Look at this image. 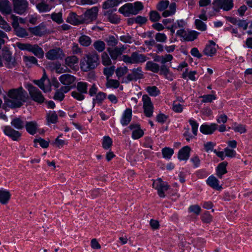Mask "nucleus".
I'll return each mask as SVG.
<instances>
[{
	"instance_id": "nucleus-20",
	"label": "nucleus",
	"mask_w": 252,
	"mask_h": 252,
	"mask_svg": "<svg viewBox=\"0 0 252 252\" xmlns=\"http://www.w3.org/2000/svg\"><path fill=\"white\" fill-rule=\"evenodd\" d=\"M36 7L39 12L45 13L50 11L52 6L44 0H39L36 4Z\"/></svg>"
},
{
	"instance_id": "nucleus-54",
	"label": "nucleus",
	"mask_w": 252,
	"mask_h": 252,
	"mask_svg": "<svg viewBox=\"0 0 252 252\" xmlns=\"http://www.w3.org/2000/svg\"><path fill=\"white\" fill-rule=\"evenodd\" d=\"M14 30L16 32V34L19 37H24L28 35V32L25 29L18 27Z\"/></svg>"
},
{
	"instance_id": "nucleus-39",
	"label": "nucleus",
	"mask_w": 252,
	"mask_h": 252,
	"mask_svg": "<svg viewBox=\"0 0 252 252\" xmlns=\"http://www.w3.org/2000/svg\"><path fill=\"white\" fill-rule=\"evenodd\" d=\"M118 4L119 1L117 0H107L103 3L102 8L104 9H107L115 7Z\"/></svg>"
},
{
	"instance_id": "nucleus-27",
	"label": "nucleus",
	"mask_w": 252,
	"mask_h": 252,
	"mask_svg": "<svg viewBox=\"0 0 252 252\" xmlns=\"http://www.w3.org/2000/svg\"><path fill=\"white\" fill-rule=\"evenodd\" d=\"M132 117V110L127 108L124 112L121 119V124L123 126L127 125L131 121Z\"/></svg>"
},
{
	"instance_id": "nucleus-41",
	"label": "nucleus",
	"mask_w": 252,
	"mask_h": 252,
	"mask_svg": "<svg viewBox=\"0 0 252 252\" xmlns=\"http://www.w3.org/2000/svg\"><path fill=\"white\" fill-rule=\"evenodd\" d=\"M102 147L105 150L109 149L112 145V140L108 136H105L102 143Z\"/></svg>"
},
{
	"instance_id": "nucleus-57",
	"label": "nucleus",
	"mask_w": 252,
	"mask_h": 252,
	"mask_svg": "<svg viewBox=\"0 0 252 252\" xmlns=\"http://www.w3.org/2000/svg\"><path fill=\"white\" fill-rule=\"evenodd\" d=\"M149 15L150 20L154 22L159 21L161 18L159 14L156 11H151Z\"/></svg>"
},
{
	"instance_id": "nucleus-61",
	"label": "nucleus",
	"mask_w": 252,
	"mask_h": 252,
	"mask_svg": "<svg viewBox=\"0 0 252 252\" xmlns=\"http://www.w3.org/2000/svg\"><path fill=\"white\" fill-rule=\"evenodd\" d=\"M71 51L73 54L81 55L82 53V49L77 43H73Z\"/></svg>"
},
{
	"instance_id": "nucleus-34",
	"label": "nucleus",
	"mask_w": 252,
	"mask_h": 252,
	"mask_svg": "<svg viewBox=\"0 0 252 252\" xmlns=\"http://www.w3.org/2000/svg\"><path fill=\"white\" fill-rule=\"evenodd\" d=\"M78 41L81 45L84 47L89 46L92 42L91 37L85 34L80 36L78 39Z\"/></svg>"
},
{
	"instance_id": "nucleus-16",
	"label": "nucleus",
	"mask_w": 252,
	"mask_h": 252,
	"mask_svg": "<svg viewBox=\"0 0 252 252\" xmlns=\"http://www.w3.org/2000/svg\"><path fill=\"white\" fill-rule=\"evenodd\" d=\"M11 194L10 191L7 189H0V204L7 205L10 200Z\"/></svg>"
},
{
	"instance_id": "nucleus-44",
	"label": "nucleus",
	"mask_w": 252,
	"mask_h": 252,
	"mask_svg": "<svg viewBox=\"0 0 252 252\" xmlns=\"http://www.w3.org/2000/svg\"><path fill=\"white\" fill-rule=\"evenodd\" d=\"M198 34L199 32L194 31L187 32L184 39L187 41H193L197 38Z\"/></svg>"
},
{
	"instance_id": "nucleus-17",
	"label": "nucleus",
	"mask_w": 252,
	"mask_h": 252,
	"mask_svg": "<svg viewBox=\"0 0 252 252\" xmlns=\"http://www.w3.org/2000/svg\"><path fill=\"white\" fill-rule=\"evenodd\" d=\"M30 31L32 34L39 36H41L48 33L46 27L43 24H40L34 28H30Z\"/></svg>"
},
{
	"instance_id": "nucleus-21",
	"label": "nucleus",
	"mask_w": 252,
	"mask_h": 252,
	"mask_svg": "<svg viewBox=\"0 0 252 252\" xmlns=\"http://www.w3.org/2000/svg\"><path fill=\"white\" fill-rule=\"evenodd\" d=\"M0 11L5 15L10 14L11 13V6L8 0H0Z\"/></svg>"
},
{
	"instance_id": "nucleus-32",
	"label": "nucleus",
	"mask_w": 252,
	"mask_h": 252,
	"mask_svg": "<svg viewBox=\"0 0 252 252\" xmlns=\"http://www.w3.org/2000/svg\"><path fill=\"white\" fill-rule=\"evenodd\" d=\"M227 162L226 161H223L220 163L217 168V175L220 178H221L223 175L227 173L226 166Z\"/></svg>"
},
{
	"instance_id": "nucleus-53",
	"label": "nucleus",
	"mask_w": 252,
	"mask_h": 252,
	"mask_svg": "<svg viewBox=\"0 0 252 252\" xmlns=\"http://www.w3.org/2000/svg\"><path fill=\"white\" fill-rule=\"evenodd\" d=\"M128 68L126 66L120 67L116 69V74L117 77L120 78L126 74Z\"/></svg>"
},
{
	"instance_id": "nucleus-63",
	"label": "nucleus",
	"mask_w": 252,
	"mask_h": 252,
	"mask_svg": "<svg viewBox=\"0 0 252 252\" xmlns=\"http://www.w3.org/2000/svg\"><path fill=\"white\" fill-rule=\"evenodd\" d=\"M120 39L124 43H131L133 41L132 37L128 33L122 35L120 36Z\"/></svg>"
},
{
	"instance_id": "nucleus-45",
	"label": "nucleus",
	"mask_w": 252,
	"mask_h": 252,
	"mask_svg": "<svg viewBox=\"0 0 252 252\" xmlns=\"http://www.w3.org/2000/svg\"><path fill=\"white\" fill-rule=\"evenodd\" d=\"M146 91L151 96H156L160 93L159 90L155 86L147 87Z\"/></svg>"
},
{
	"instance_id": "nucleus-31",
	"label": "nucleus",
	"mask_w": 252,
	"mask_h": 252,
	"mask_svg": "<svg viewBox=\"0 0 252 252\" xmlns=\"http://www.w3.org/2000/svg\"><path fill=\"white\" fill-rule=\"evenodd\" d=\"M104 15L107 16L109 22L113 24H118L120 21V18L116 14H113L112 10L105 11Z\"/></svg>"
},
{
	"instance_id": "nucleus-62",
	"label": "nucleus",
	"mask_w": 252,
	"mask_h": 252,
	"mask_svg": "<svg viewBox=\"0 0 252 252\" xmlns=\"http://www.w3.org/2000/svg\"><path fill=\"white\" fill-rule=\"evenodd\" d=\"M62 136V134H60L55 140V142L53 143V145L59 148H62L65 144H66L65 141L63 140L60 139V137Z\"/></svg>"
},
{
	"instance_id": "nucleus-25",
	"label": "nucleus",
	"mask_w": 252,
	"mask_h": 252,
	"mask_svg": "<svg viewBox=\"0 0 252 252\" xmlns=\"http://www.w3.org/2000/svg\"><path fill=\"white\" fill-rule=\"evenodd\" d=\"M76 80V78L70 74H64L61 76L59 78L60 82L64 85H70L72 84Z\"/></svg>"
},
{
	"instance_id": "nucleus-15",
	"label": "nucleus",
	"mask_w": 252,
	"mask_h": 252,
	"mask_svg": "<svg viewBox=\"0 0 252 252\" xmlns=\"http://www.w3.org/2000/svg\"><path fill=\"white\" fill-rule=\"evenodd\" d=\"M126 49V47L123 45L121 47H115L114 48L108 47L107 51L112 60H115L119 56L123 54Z\"/></svg>"
},
{
	"instance_id": "nucleus-50",
	"label": "nucleus",
	"mask_w": 252,
	"mask_h": 252,
	"mask_svg": "<svg viewBox=\"0 0 252 252\" xmlns=\"http://www.w3.org/2000/svg\"><path fill=\"white\" fill-rule=\"evenodd\" d=\"M196 28L200 31H205L207 29L206 24L199 19H196L195 21Z\"/></svg>"
},
{
	"instance_id": "nucleus-3",
	"label": "nucleus",
	"mask_w": 252,
	"mask_h": 252,
	"mask_svg": "<svg viewBox=\"0 0 252 252\" xmlns=\"http://www.w3.org/2000/svg\"><path fill=\"white\" fill-rule=\"evenodd\" d=\"M148 59V58L144 54H140L137 52H132L130 56L127 55H124L122 56V60L126 63L138 64L144 63Z\"/></svg>"
},
{
	"instance_id": "nucleus-23",
	"label": "nucleus",
	"mask_w": 252,
	"mask_h": 252,
	"mask_svg": "<svg viewBox=\"0 0 252 252\" xmlns=\"http://www.w3.org/2000/svg\"><path fill=\"white\" fill-rule=\"evenodd\" d=\"M133 10L132 4L128 3L120 7L119 11L125 16H128L129 14L135 15V12Z\"/></svg>"
},
{
	"instance_id": "nucleus-58",
	"label": "nucleus",
	"mask_w": 252,
	"mask_h": 252,
	"mask_svg": "<svg viewBox=\"0 0 252 252\" xmlns=\"http://www.w3.org/2000/svg\"><path fill=\"white\" fill-rule=\"evenodd\" d=\"M0 28L3 29L6 32H9L11 30V27L8 23L3 19L0 15Z\"/></svg>"
},
{
	"instance_id": "nucleus-37",
	"label": "nucleus",
	"mask_w": 252,
	"mask_h": 252,
	"mask_svg": "<svg viewBox=\"0 0 252 252\" xmlns=\"http://www.w3.org/2000/svg\"><path fill=\"white\" fill-rule=\"evenodd\" d=\"M11 124L12 126L18 129H21L24 127V123L20 118L13 119Z\"/></svg>"
},
{
	"instance_id": "nucleus-64",
	"label": "nucleus",
	"mask_w": 252,
	"mask_h": 252,
	"mask_svg": "<svg viewBox=\"0 0 252 252\" xmlns=\"http://www.w3.org/2000/svg\"><path fill=\"white\" fill-rule=\"evenodd\" d=\"M71 96L74 98L75 99L81 101L84 99L85 96L84 95V94L81 92L77 91H73L71 92Z\"/></svg>"
},
{
	"instance_id": "nucleus-26",
	"label": "nucleus",
	"mask_w": 252,
	"mask_h": 252,
	"mask_svg": "<svg viewBox=\"0 0 252 252\" xmlns=\"http://www.w3.org/2000/svg\"><path fill=\"white\" fill-rule=\"evenodd\" d=\"M78 63V58L75 55L67 57L65 59V64L71 69H75V64Z\"/></svg>"
},
{
	"instance_id": "nucleus-11",
	"label": "nucleus",
	"mask_w": 252,
	"mask_h": 252,
	"mask_svg": "<svg viewBox=\"0 0 252 252\" xmlns=\"http://www.w3.org/2000/svg\"><path fill=\"white\" fill-rule=\"evenodd\" d=\"M64 56V53L60 48L50 49L46 53V58L52 61L62 59Z\"/></svg>"
},
{
	"instance_id": "nucleus-46",
	"label": "nucleus",
	"mask_w": 252,
	"mask_h": 252,
	"mask_svg": "<svg viewBox=\"0 0 252 252\" xmlns=\"http://www.w3.org/2000/svg\"><path fill=\"white\" fill-rule=\"evenodd\" d=\"M174 153V150L170 148H164L162 150L163 157L165 158L169 159Z\"/></svg>"
},
{
	"instance_id": "nucleus-40",
	"label": "nucleus",
	"mask_w": 252,
	"mask_h": 252,
	"mask_svg": "<svg viewBox=\"0 0 252 252\" xmlns=\"http://www.w3.org/2000/svg\"><path fill=\"white\" fill-rule=\"evenodd\" d=\"M50 17L54 22L57 23L58 24H61L63 22L62 18V12H54L50 15Z\"/></svg>"
},
{
	"instance_id": "nucleus-42",
	"label": "nucleus",
	"mask_w": 252,
	"mask_h": 252,
	"mask_svg": "<svg viewBox=\"0 0 252 252\" xmlns=\"http://www.w3.org/2000/svg\"><path fill=\"white\" fill-rule=\"evenodd\" d=\"M88 84L86 82H78L77 83L76 89L78 92H81L84 94L87 93Z\"/></svg>"
},
{
	"instance_id": "nucleus-2",
	"label": "nucleus",
	"mask_w": 252,
	"mask_h": 252,
	"mask_svg": "<svg viewBox=\"0 0 252 252\" xmlns=\"http://www.w3.org/2000/svg\"><path fill=\"white\" fill-rule=\"evenodd\" d=\"M84 60L80 64L81 68L85 71L94 69L99 64V56L96 52L86 55Z\"/></svg>"
},
{
	"instance_id": "nucleus-35",
	"label": "nucleus",
	"mask_w": 252,
	"mask_h": 252,
	"mask_svg": "<svg viewBox=\"0 0 252 252\" xmlns=\"http://www.w3.org/2000/svg\"><path fill=\"white\" fill-rule=\"evenodd\" d=\"M145 69L154 73H158L160 67L158 64L152 61H148L146 63Z\"/></svg>"
},
{
	"instance_id": "nucleus-56",
	"label": "nucleus",
	"mask_w": 252,
	"mask_h": 252,
	"mask_svg": "<svg viewBox=\"0 0 252 252\" xmlns=\"http://www.w3.org/2000/svg\"><path fill=\"white\" fill-rule=\"evenodd\" d=\"M115 71V66H111L109 67L104 68L103 73L106 76V80L109 78L114 73Z\"/></svg>"
},
{
	"instance_id": "nucleus-55",
	"label": "nucleus",
	"mask_w": 252,
	"mask_h": 252,
	"mask_svg": "<svg viewBox=\"0 0 252 252\" xmlns=\"http://www.w3.org/2000/svg\"><path fill=\"white\" fill-rule=\"evenodd\" d=\"M169 4L168 0H161L157 5V8L159 11L165 10Z\"/></svg>"
},
{
	"instance_id": "nucleus-48",
	"label": "nucleus",
	"mask_w": 252,
	"mask_h": 252,
	"mask_svg": "<svg viewBox=\"0 0 252 252\" xmlns=\"http://www.w3.org/2000/svg\"><path fill=\"white\" fill-rule=\"evenodd\" d=\"M58 116L55 111H50L47 115V121L48 123L54 124L57 121Z\"/></svg>"
},
{
	"instance_id": "nucleus-29",
	"label": "nucleus",
	"mask_w": 252,
	"mask_h": 252,
	"mask_svg": "<svg viewBox=\"0 0 252 252\" xmlns=\"http://www.w3.org/2000/svg\"><path fill=\"white\" fill-rule=\"evenodd\" d=\"M207 184L214 189H216L218 190L221 189L222 187L219 185V181L214 176L209 177L207 180Z\"/></svg>"
},
{
	"instance_id": "nucleus-14",
	"label": "nucleus",
	"mask_w": 252,
	"mask_h": 252,
	"mask_svg": "<svg viewBox=\"0 0 252 252\" xmlns=\"http://www.w3.org/2000/svg\"><path fill=\"white\" fill-rule=\"evenodd\" d=\"M4 134L11 138L13 141H18L21 136V133L15 130L10 126H5L4 127Z\"/></svg>"
},
{
	"instance_id": "nucleus-30",
	"label": "nucleus",
	"mask_w": 252,
	"mask_h": 252,
	"mask_svg": "<svg viewBox=\"0 0 252 252\" xmlns=\"http://www.w3.org/2000/svg\"><path fill=\"white\" fill-rule=\"evenodd\" d=\"M190 148L189 146H185L181 149L178 153V158L180 160H187L189 158Z\"/></svg>"
},
{
	"instance_id": "nucleus-33",
	"label": "nucleus",
	"mask_w": 252,
	"mask_h": 252,
	"mask_svg": "<svg viewBox=\"0 0 252 252\" xmlns=\"http://www.w3.org/2000/svg\"><path fill=\"white\" fill-rule=\"evenodd\" d=\"M30 52L39 58H43L44 54L43 49L37 44L32 45Z\"/></svg>"
},
{
	"instance_id": "nucleus-6",
	"label": "nucleus",
	"mask_w": 252,
	"mask_h": 252,
	"mask_svg": "<svg viewBox=\"0 0 252 252\" xmlns=\"http://www.w3.org/2000/svg\"><path fill=\"white\" fill-rule=\"evenodd\" d=\"M215 9H222L224 11H229L234 6L233 0H214L213 2Z\"/></svg>"
},
{
	"instance_id": "nucleus-9",
	"label": "nucleus",
	"mask_w": 252,
	"mask_h": 252,
	"mask_svg": "<svg viewBox=\"0 0 252 252\" xmlns=\"http://www.w3.org/2000/svg\"><path fill=\"white\" fill-rule=\"evenodd\" d=\"M153 187L158 190V194L160 197H164L165 191H167L169 189V186L167 184L162 180L161 178H158L157 181H154L153 183Z\"/></svg>"
},
{
	"instance_id": "nucleus-12",
	"label": "nucleus",
	"mask_w": 252,
	"mask_h": 252,
	"mask_svg": "<svg viewBox=\"0 0 252 252\" xmlns=\"http://www.w3.org/2000/svg\"><path fill=\"white\" fill-rule=\"evenodd\" d=\"M128 81H134L143 79L144 78V73L142 68L138 67L134 68L131 70L130 73H129L126 77Z\"/></svg>"
},
{
	"instance_id": "nucleus-28",
	"label": "nucleus",
	"mask_w": 252,
	"mask_h": 252,
	"mask_svg": "<svg viewBox=\"0 0 252 252\" xmlns=\"http://www.w3.org/2000/svg\"><path fill=\"white\" fill-rule=\"evenodd\" d=\"M37 124L35 121L27 122L25 124V127L31 135H34L37 129Z\"/></svg>"
},
{
	"instance_id": "nucleus-36",
	"label": "nucleus",
	"mask_w": 252,
	"mask_h": 252,
	"mask_svg": "<svg viewBox=\"0 0 252 252\" xmlns=\"http://www.w3.org/2000/svg\"><path fill=\"white\" fill-rule=\"evenodd\" d=\"M94 48L99 52H103L106 47L105 43L102 40H96L93 43Z\"/></svg>"
},
{
	"instance_id": "nucleus-60",
	"label": "nucleus",
	"mask_w": 252,
	"mask_h": 252,
	"mask_svg": "<svg viewBox=\"0 0 252 252\" xmlns=\"http://www.w3.org/2000/svg\"><path fill=\"white\" fill-rule=\"evenodd\" d=\"M212 216L208 212H205L201 216L202 221L206 223H210L212 221Z\"/></svg>"
},
{
	"instance_id": "nucleus-19",
	"label": "nucleus",
	"mask_w": 252,
	"mask_h": 252,
	"mask_svg": "<svg viewBox=\"0 0 252 252\" xmlns=\"http://www.w3.org/2000/svg\"><path fill=\"white\" fill-rule=\"evenodd\" d=\"M216 43L212 40H210L203 51L204 55L209 57L213 56L216 53Z\"/></svg>"
},
{
	"instance_id": "nucleus-49",
	"label": "nucleus",
	"mask_w": 252,
	"mask_h": 252,
	"mask_svg": "<svg viewBox=\"0 0 252 252\" xmlns=\"http://www.w3.org/2000/svg\"><path fill=\"white\" fill-rule=\"evenodd\" d=\"M201 211V207L196 204L191 205L189 208V213H193L196 216L199 215Z\"/></svg>"
},
{
	"instance_id": "nucleus-38",
	"label": "nucleus",
	"mask_w": 252,
	"mask_h": 252,
	"mask_svg": "<svg viewBox=\"0 0 252 252\" xmlns=\"http://www.w3.org/2000/svg\"><path fill=\"white\" fill-rule=\"evenodd\" d=\"M105 41L108 46L112 47H116L119 42L118 37L113 35L109 36L106 38Z\"/></svg>"
},
{
	"instance_id": "nucleus-10",
	"label": "nucleus",
	"mask_w": 252,
	"mask_h": 252,
	"mask_svg": "<svg viewBox=\"0 0 252 252\" xmlns=\"http://www.w3.org/2000/svg\"><path fill=\"white\" fill-rule=\"evenodd\" d=\"M33 82L44 92H49L51 91V84L50 80L45 74L40 79L33 80Z\"/></svg>"
},
{
	"instance_id": "nucleus-52",
	"label": "nucleus",
	"mask_w": 252,
	"mask_h": 252,
	"mask_svg": "<svg viewBox=\"0 0 252 252\" xmlns=\"http://www.w3.org/2000/svg\"><path fill=\"white\" fill-rule=\"evenodd\" d=\"M234 125L235 126L233 129L235 132H239L241 134L246 132L247 129L245 125L242 124L237 125L236 123H235Z\"/></svg>"
},
{
	"instance_id": "nucleus-59",
	"label": "nucleus",
	"mask_w": 252,
	"mask_h": 252,
	"mask_svg": "<svg viewBox=\"0 0 252 252\" xmlns=\"http://www.w3.org/2000/svg\"><path fill=\"white\" fill-rule=\"evenodd\" d=\"M200 97L202 98L201 102L203 103L211 102L213 100L216 99V96L214 94L204 95Z\"/></svg>"
},
{
	"instance_id": "nucleus-47",
	"label": "nucleus",
	"mask_w": 252,
	"mask_h": 252,
	"mask_svg": "<svg viewBox=\"0 0 252 252\" xmlns=\"http://www.w3.org/2000/svg\"><path fill=\"white\" fill-rule=\"evenodd\" d=\"M33 142L34 143V147H37V143H39L40 146L43 148H47L49 146V142L45 140L42 138L34 139Z\"/></svg>"
},
{
	"instance_id": "nucleus-5",
	"label": "nucleus",
	"mask_w": 252,
	"mask_h": 252,
	"mask_svg": "<svg viewBox=\"0 0 252 252\" xmlns=\"http://www.w3.org/2000/svg\"><path fill=\"white\" fill-rule=\"evenodd\" d=\"M2 58L5 66L8 69H12L18 66V63L15 58L12 57L9 50H2Z\"/></svg>"
},
{
	"instance_id": "nucleus-51",
	"label": "nucleus",
	"mask_w": 252,
	"mask_h": 252,
	"mask_svg": "<svg viewBox=\"0 0 252 252\" xmlns=\"http://www.w3.org/2000/svg\"><path fill=\"white\" fill-rule=\"evenodd\" d=\"M102 63L105 66L110 65L112 63L111 59L109 55L106 52H103L101 55Z\"/></svg>"
},
{
	"instance_id": "nucleus-4",
	"label": "nucleus",
	"mask_w": 252,
	"mask_h": 252,
	"mask_svg": "<svg viewBox=\"0 0 252 252\" xmlns=\"http://www.w3.org/2000/svg\"><path fill=\"white\" fill-rule=\"evenodd\" d=\"M26 88L32 100L39 104L43 103L45 101L44 96L41 92L36 87L31 84H28L27 85Z\"/></svg>"
},
{
	"instance_id": "nucleus-8",
	"label": "nucleus",
	"mask_w": 252,
	"mask_h": 252,
	"mask_svg": "<svg viewBox=\"0 0 252 252\" xmlns=\"http://www.w3.org/2000/svg\"><path fill=\"white\" fill-rule=\"evenodd\" d=\"M142 101L145 115L149 118L152 117L154 111V106L151 98L147 94H144L142 96Z\"/></svg>"
},
{
	"instance_id": "nucleus-13",
	"label": "nucleus",
	"mask_w": 252,
	"mask_h": 252,
	"mask_svg": "<svg viewBox=\"0 0 252 252\" xmlns=\"http://www.w3.org/2000/svg\"><path fill=\"white\" fill-rule=\"evenodd\" d=\"M14 10L15 12L22 14L28 8V3L26 0H13Z\"/></svg>"
},
{
	"instance_id": "nucleus-43",
	"label": "nucleus",
	"mask_w": 252,
	"mask_h": 252,
	"mask_svg": "<svg viewBox=\"0 0 252 252\" xmlns=\"http://www.w3.org/2000/svg\"><path fill=\"white\" fill-rule=\"evenodd\" d=\"M120 86V82L117 80L111 79L108 78L106 83V86L107 88H111L114 89L118 88Z\"/></svg>"
},
{
	"instance_id": "nucleus-24",
	"label": "nucleus",
	"mask_w": 252,
	"mask_h": 252,
	"mask_svg": "<svg viewBox=\"0 0 252 252\" xmlns=\"http://www.w3.org/2000/svg\"><path fill=\"white\" fill-rule=\"evenodd\" d=\"M217 126L215 124H212L210 126L203 125L201 126L200 130L204 134H211L217 129Z\"/></svg>"
},
{
	"instance_id": "nucleus-7",
	"label": "nucleus",
	"mask_w": 252,
	"mask_h": 252,
	"mask_svg": "<svg viewBox=\"0 0 252 252\" xmlns=\"http://www.w3.org/2000/svg\"><path fill=\"white\" fill-rule=\"evenodd\" d=\"M98 8L94 6L86 11L83 16V23H88L95 20L97 16Z\"/></svg>"
},
{
	"instance_id": "nucleus-18",
	"label": "nucleus",
	"mask_w": 252,
	"mask_h": 252,
	"mask_svg": "<svg viewBox=\"0 0 252 252\" xmlns=\"http://www.w3.org/2000/svg\"><path fill=\"white\" fill-rule=\"evenodd\" d=\"M66 21L74 25L83 24V16H82V15L77 16L75 13L71 12L67 18Z\"/></svg>"
},
{
	"instance_id": "nucleus-1",
	"label": "nucleus",
	"mask_w": 252,
	"mask_h": 252,
	"mask_svg": "<svg viewBox=\"0 0 252 252\" xmlns=\"http://www.w3.org/2000/svg\"><path fill=\"white\" fill-rule=\"evenodd\" d=\"M7 95L8 98L5 99V103L11 108H20L28 98L27 93L22 87L10 89Z\"/></svg>"
},
{
	"instance_id": "nucleus-22",
	"label": "nucleus",
	"mask_w": 252,
	"mask_h": 252,
	"mask_svg": "<svg viewBox=\"0 0 252 252\" xmlns=\"http://www.w3.org/2000/svg\"><path fill=\"white\" fill-rule=\"evenodd\" d=\"M130 129H133L132 137L134 139H137L143 136V131L140 128L139 125L131 124L128 127Z\"/></svg>"
}]
</instances>
